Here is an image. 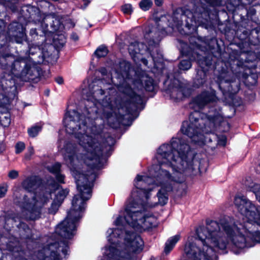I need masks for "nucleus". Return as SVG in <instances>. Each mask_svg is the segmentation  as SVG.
<instances>
[{
	"instance_id": "nucleus-1",
	"label": "nucleus",
	"mask_w": 260,
	"mask_h": 260,
	"mask_svg": "<svg viewBox=\"0 0 260 260\" xmlns=\"http://www.w3.org/2000/svg\"><path fill=\"white\" fill-rule=\"evenodd\" d=\"M129 63L124 60L120 62L116 73L118 78L123 79L122 83L118 85V90L123 94L120 102L114 97L117 93L113 88L109 87L107 94L104 96L105 92L103 89V81H95L89 85V92L83 90V94H86V99L81 113L70 110L64 115L63 124L66 131L74 136L80 148H77L70 142H63V147H61V144L59 147L70 168L79 193L74 196L67 218L56 228H77L78 221L82 217L85 202L91 197L95 175L92 172L86 174L81 173L80 166L84 164L91 168L98 167L100 156L105 149H111L115 143L111 137H107L104 142V123L106 122L112 127L116 123L125 124L124 118L133 120V113L142 104L141 95L136 93L130 83L140 91L145 89L152 91L154 89L153 79L145 72L136 73L134 79L129 78Z\"/></svg>"
},
{
	"instance_id": "nucleus-2",
	"label": "nucleus",
	"mask_w": 260,
	"mask_h": 260,
	"mask_svg": "<svg viewBox=\"0 0 260 260\" xmlns=\"http://www.w3.org/2000/svg\"><path fill=\"white\" fill-rule=\"evenodd\" d=\"M196 156L183 137L174 138L170 144L159 147L154 160L158 165H153L149 170L150 176H137L124 210L114 221L116 228L107 231L110 244L103 249L106 260H135L143 250L144 242L138 234L127 229L142 232L157 225V218L147 209L166 204L169 194L177 191L179 185L186 188L185 175H194L198 170Z\"/></svg>"
},
{
	"instance_id": "nucleus-3",
	"label": "nucleus",
	"mask_w": 260,
	"mask_h": 260,
	"mask_svg": "<svg viewBox=\"0 0 260 260\" xmlns=\"http://www.w3.org/2000/svg\"><path fill=\"white\" fill-rule=\"evenodd\" d=\"M250 190L260 203V184H253ZM234 203L239 212L246 218V222L242 223L224 216L198 228L196 232L200 243H194L191 237V259L217 260L219 251L230 244L237 254L244 248L260 243V207L244 196H236Z\"/></svg>"
},
{
	"instance_id": "nucleus-4",
	"label": "nucleus",
	"mask_w": 260,
	"mask_h": 260,
	"mask_svg": "<svg viewBox=\"0 0 260 260\" xmlns=\"http://www.w3.org/2000/svg\"><path fill=\"white\" fill-rule=\"evenodd\" d=\"M216 100L214 91H204L195 97L190 103V107L194 111L190 114L188 121L183 122L180 131L197 145L208 144L213 139H217L218 145L225 146L226 144L225 136L217 137L214 134H209L215 124L222 120L220 109L214 105L210 108L208 114L199 112V110L208 104H213Z\"/></svg>"
},
{
	"instance_id": "nucleus-5",
	"label": "nucleus",
	"mask_w": 260,
	"mask_h": 260,
	"mask_svg": "<svg viewBox=\"0 0 260 260\" xmlns=\"http://www.w3.org/2000/svg\"><path fill=\"white\" fill-rule=\"evenodd\" d=\"M165 34L164 28L157 33H154L153 30H150L149 28H146L144 37L148 44V47L137 41L131 42L128 46V51L133 60L135 62L141 61L145 66H147L148 61L143 55L149 54L153 61L154 68L157 69H161L163 67L161 55H158L157 59L151 52L154 49L157 50L156 46L161 38L160 35H165Z\"/></svg>"
},
{
	"instance_id": "nucleus-6",
	"label": "nucleus",
	"mask_w": 260,
	"mask_h": 260,
	"mask_svg": "<svg viewBox=\"0 0 260 260\" xmlns=\"http://www.w3.org/2000/svg\"><path fill=\"white\" fill-rule=\"evenodd\" d=\"M173 23L170 22L169 26L174 29L175 27L179 30L181 26L184 25L189 30L187 34L196 32L199 26H203L206 28L210 26L208 11L204 10L202 13L195 12L193 13L188 10L182 11L178 10L174 12L172 16Z\"/></svg>"
},
{
	"instance_id": "nucleus-7",
	"label": "nucleus",
	"mask_w": 260,
	"mask_h": 260,
	"mask_svg": "<svg viewBox=\"0 0 260 260\" xmlns=\"http://www.w3.org/2000/svg\"><path fill=\"white\" fill-rule=\"evenodd\" d=\"M51 198L50 192H36L34 194L29 193L24 195L23 201L20 204L22 214L26 219L36 220L40 217L43 207Z\"/></svg>"
},
{
	"instance_id": "nucleus-8",
	"label": "nucleus",
	"mask_w": 260,
	"mask_h": 260,
	"mask_svg": "<svg viewBox=\"0 0 260 260\" xmlns=\"http://www.w3.org/2000/svg\"><path fill=\"white\" fill-rule=\"evenodd\" d=\"M30 58L15 57L12 55H6L0 58V62L2 67L5 70L6 74L10 77L8 79L4 78L2 79L1 83L2 88L7 89L8 87H11L12 76L20 78L21 73L24 71V68L27 67L30 63Z\"/></svg>"
},
{
	"instance_id": "nucleus-9",
	"label": "nucleus",
	"mask_w": 260,
	"mask_h": 260,
	"mask_svg": "<svg viewBox=\"0 0 260 260\" xmlns=\"http://www.w3.org/2000/svg\"><path fill=\"white\" fill-rule=\"evenodd\" d=\"M44 31L49 32H61L64 26L58 17L54 14L46 15L41 22Z\"/></svg>"
},
{
	"instance_id": "nucleus-10",
	"label": "nucleus",
	"mask_w": 260,
	"mask_h": 260,
	"mask_svg": "<svg viewBox=\"0 0 260 260\" xmlns=\"http://www.w3.org/2000/svg\"><path fill=\"white\" fill-rule=\"evenodd\" d=\"M164 83L168 86V90L172 98L180 99L183 97L184 86L176 77L172 74L169 75Z\"/></svg>"
},
{
	"instance_id": "nucleus-11",
	"label": "nucleus",
	"mask_w": 260,
	"mask_h": 260,
	"mask_svg": "<svg viewBox=\"0 0 260 260\" xmlns=\"http://www.w3.org/2000/svg\"><path fill=\"white\" fill-rule=\"evenodd\" d=\"M7 35L11 41L21 43L25 39V29L21 24L13 22L9 26Z\"/></svg>"
},
{
	"instance_id": "nucleus-12",
	"label": "nucleus",
	"mask_w": 260,
	"mask_h": 260,
	"mask_svg": "<svg viewBox=\"0 0 260 260\" xmlns=\"http://www.w3.org/2000/svg\"><path fill=\"white\" fill-rule=\"evenodd\" d=\"M30 63L21 73L20 79L24 81L37 82L40 76V69L31 59Z\"/></svg>"
},
{
	"instance_id": "nucleus-13",
	"label": "nucleus",
	"mask_w": 260,
	"mask_h": 260,
	"mask_svg": "<svg viewBox=\"0 0 260 260\" xmlns=\"http://www.w3.org/2000/svg\"><path fill=\"white\" fill-rule=\"evenodd\" d=\"M49 188L54 191L55 196L54 199L61 203H62L69 192L68 189H62L58 183L55 182L49 185Z\"/></svg>"
},
{
	"instance_id": "nucleus-14",
	"label": "nucleus",
	"mask_w": 260,
	"mask_h": 260,
	"mask_svg": "<svg viewBox=\"0 0 260 260\" xmlns=\"http://www.w3.org/2000/svg\"><path fill=\"white\" fill-rule=\"evenodd\" d=\"M61 164L58 162H56L50 166H47V169L51 173L55 176L56 179L58 182L60 183H64V175L61 174L60 172Z\"/></svg>"
},
{
	"instance_id": "nucleus-15",
	"label": "nucleus",
	"mask_w": 260,
	"mask_h": 260,
	"mask_svg": "<svg viewBox=\"0 0 260 260\" xmlns=\"http://www.w3.org/2000/svg\"><path fill=\"white\" fill-rule=\"evenodd\" d=\"M39 184V180L36 176H31L25 179L22 183V186L25 190L31 192L36 189Z\"/></svg>"
},
{
	"instance_id": "nucleus-16",
	"label": "nucleus",
	"mask_w": 260,
	"mask_h": 260,
	"mask_svg": "<svg viewBox=\"0 0 260 260\" xmlns=\"http://www.w3.org/2000/svg\"><path fill=\"white\" fill-rule=\"evenodd\" d=\"M18 242L15 240L14 242H10L7 244V249L10 251L13 252V255L17 260H32L31 257L28 258H23L21 256V254L23 253L22 251H19V247H18Z\"/></svg>"
},
{
	"instance_id": "nucleus-17",
	"label": "nucleus",
	"mask_w": 260,
	"mask_h": 260,
	"mask_svg": "<svg viewBox=\"0 0 260 260\" xmlns=\"http://www.w3.org/2000/svg\"><path fill=\"white\" fill-rule=\"evenodd\" d=\"M180 239L179 235H176L170 237L166 242L165 248V252L169 253L174 247L176 244Z\"/></svg>"
},
{
	"instance_id": "nucleus-18",
	"label": "nucleus",
	"mask_w": 260,
	"mask_h": 260,
	"mask_svg": "<svg viewBox=\"0 0 260 260\" xmlns=\"http://www.w3.org/2000/svg\"><path fill=\"white\" fill-rule=\"evenodd\" d=\"M231 73L228 71H223L218 77L219 87L222 88V84L223 83H229L233 81L231 78Z\"/></svg>"
},
{
	"instance_id": "nucleus-19",
	"label": "nucleus",
	"mask_w": 260,
	"mask_h": 260,
	"mask_svg": "<svg viewBox=\"0 0 260 260\" xmlns=\"http://www.w3.org/2000/svg\"><path fill=\"white\" fill-rule=\"evenodd\" d=\"M198 63L201 66L202 69L199 70L197 72V82H198V83L196 82V83L198 86H199L202 85L205 82L206 74L204 70V67H203V62L200 60H198Z\"/></svg>"
},
{
	"instance_id": "nucleus-20",
	"label": "nucleus",
	"mask_w": 260,
	"mask_h": 260,
	"mask_svg": "<svg viewBox=\"0 0 260 260\" xmlns=\"http://www.w3.org/2000/svg\"><path fill=\"white\" fill-rule=\"evenodd\" d=\"M191 67L190 60H188L187 56H185L184 59L181 60L178 67L180 70L186 71L189 69Z\"/></svg>"
},
{
	"instance_id": "nucleus-21",
	"label": "nucleus",
	"mask_w": 260,
	"mask_h": 260,
	"mask_svg": "<svg viewBox=\"0 0 260 260\" xmlns=\"http://www.w3.org/2000/svg\"><path fill=\"white\" fill-rule=\"evenodd\" d=\"M108 50L105 46L101 45L99 46L94 52L95 55L98 57H103L107 55Z\"/></svg>"
},
{
	"instance_id": "nucleus-22",
	"label": "nucleus",
	"mask_w": 260,
	"mask_h": 260,
	"mask_svg": "<svg viewBox=\"0 0 260 260\" xmlns=\"http://www.w3.org/2000/svg\"><path fill=\"white\" fill-rule=\"evenodd\" d=\"M42 126L40 125H36L29 128L27 130L28 134L30 137L34 138L37 136L41 132Z\"/></svg>"
},
{
	"instance_id": "nucleus-23",
	"label": "nucleus",
	"mask_w": 260,
	"mask_h": 260,
	"mask_svg": "<svg viewBox=\"0 0 260 260\" xmlns=\"http://www.w3.org/2000/svg\"><path fill=\"white\" fill-rule=\"evenodd\" d=\"M152 4L151 0H142L139 3V6L142 10L146 11L152 7Z\"/></svg>"
},
{
	"instance_id": "nucleus-24",
	"label": "nucleus",
	"mask_w": 260,
	"mask_h": 260,
	"mask_svg": "<svg viewBox=\"0 0 260 260\" xmlns=\"http://www.w3.org/2000/svg\"><path fill=\"white\" fill-rule=\"evenodd\" d=\"M61 204V203L54 199L50 207L48 209L49 213L50 214H54L58 210Z\"/></svg>"
},
{
	"instance_id": "nucleus-25",
	"label": "nucleus",
	"mask_w": 260,
	"mask_h": 260,
	"mask_svg": "<svg viewBox=\"0 0 260 260\" xmlns=\"http://www.w3.org/2000/svg\"><path fill=\"white\" fill-rule=\"evenodd\" d=\"M121 10L124 14H130L132 12V6L129 4H125L122 7Z\"/></svg>"
},
{
	"instance_id": "nucleus-26",
	"label": "nucleus",
	"mask_w": 260,
	"mask_h": 260,
	"mask_svg": "<svg viewBox=\"0 0 260 260\" xmlns=\"http://www.w3.org/2000/svg\"><path fill=\"white\" fill-rule=\"evenodd\" d=\"M25 144L23 142H18L15 146V152L16 153H21L25 148Z\"/></svg>"
},
{
	"instance_id": "nucleus-27",
	"label": "nucleus",
	"mask_w": 260,
	"mask_h": 260,
	"mask_svg": "<svg viewBox=\"0 0 260 260\" xmlns=\"http://www.w3.org/2000/svg\"><path fill=\"white\" fill-rule=\"evenodd\" d=\"M34 153V149L32 146H29L27 148V152L25 154V157L26 159H30V157Z\"/></svg>"
},
{
	"instance_id": "nucleus-28",
	"label": "nucleus",
	"mask_w": 260,
	"mask_h": 260,
	"mask_svg": "<svg viewBox=\"0 0 260 260\" xmlns=\"http://www.w3.org/2000/svg\"><path fill=\"white\" fill-rule=\"evenodd\" d=\"M8 176L12 179H15L18 176V172L16 170H11L9 172Z\"/></svg>"
},
{
	"instance_id": "nucleus-29",
	"label": "nucleus",
	"mask_w": 260,
	"mask_h": 260,
	"mask_svg": "<svg viewBox=\"0 0 260 260\" xmlns=\"http://www.w3.org/2000/svg\"><path fill=\"white\" fill-rule=\"evenodd\" d=\"M7 191L6 186H1L0 187V198L3 197Z\"/></svg>"
},
{
	"instance_id": "nucleus-30",
	"label": "nucleus",
	"mask_w": 260,
	"mask_h": 260,
	"mask_svg": "<svg viewBox=\"0 0 260 260\" xmlns=\"http://www.w3.org/2000/svg\"><path fill=\"white\" fill-rule=\"evenodd\" d=\"M4 118L6 120V122L4 123H2V124L4 126H8L10 123V119L8 116H5Z\"/></svg>"
},
{
	"instance_id": "nucleus-31",
	"label": "nucleus",
	"mask_w": 260,
	"mask_h": 260,
	"mask_svg": "<svg viewBox=\"0 0 260 260\" xmlns=\"http://www.w3.org/2000/svg\"><path fill=\"white\" fill-rule=\"evenodd\" d=\"M30 35H31L32 37H35L37 36V33L36 29H31L30 30Z\"/></svg>"
},
{
	"instance_id": "nucleus-32",
	"label": "nucleus",
	"mask_w": 260,
	"mask_h": 260,
	"mask_svg": "<svg viewBox=\"0 0 260 260\" xmlns=\"http://www.w3.org/2000/svg\"><path fill=\"white\" fill-rule=\"evenodd\" d=\"M56 82L59 84H61L63 83V79L60 77H58L55 79Z\"/></svg>"
},
{
	"instance_id": "nucleus-33",
	"label": "nucleus",
	"mask_w": 260,
	"mask_h": 260,
	"mask_svg": "<svg viewBox=\"0 0 260 260\" xmlns=\"http://www.w3.org/2000/svg\"><path fill=\"white\" fill-rule=\"evenodd\" d=\"M58 35L60 37V40L61 41V42L60 44L61 46H62L65 43V41H64L65 37H64V35Z\"/></svg>"
},
{
	"instance_id": "nucleus-34",
	"label": "nucleus",
	"mask_w": 260,
	"mask_h": 260,
	"mask_svg": "<svg viewBox=\"0 0 260 260\" xmlns=\"http://www.w3.org/2000/svg\"><path fill=\"white\" fill-rule=\"evenodd\" d=\"M71 38L72 40L76 41L78 40V36L76 34L74 33L72 34Z\"/></svg>"
},
{
	"instance_id": "nucleus-35",
	"label": "nucleus",
	"mask_w": 260,
	"mask_h": 260,
	"mask_svg": "<svg viewBox=\"0 0 260 260\" xmlns=\"http://www.w3.org/2000/svg\"><path fill=\"white\" fill-rule=\"evenodd\" d=\"M100 72L101 73V74L103 75H105L107 74V71L106 68H102L100 70Z\"/></svg>"
},
{
	"instance_id": "nucleus-36",
	"label": "nucleus",
	"mask_w": 260,
	"mask_h": 260,
	"mask_svg": "<svg viewBox=\"0 0 260 260\" xmlns=\"http://www.w3.org/2000/svg\"><path fill=\"white\" fill-rule=\"evenodd\" d=\"M163 0H155V4L157 6H160L162 4Z\"/></svg>"
},
{
	"instance_id": "nucleus-37",
	"label": "nucleus",
	"mask_w": 260,
	"mask_h": 260,
	"mask_svg": "<svg viewBox=\"0 0 260 260\" xmlns=\"http://www.w3.org/2000/svg\"><path fill=\"white\" fill-rule=\"evenodd\" d=\"M4 150V146L3 143H0V153Z\"/></svg>"
},
{
	"instance_id": "nucleus-38",
	"label": "nucleus",
	"mask_w": 260,
	"mask_h": 260,
	"mask_svg": "<svg viewBox=\"0 0 260 260\" xmlns=\"http://www.w3.org/2000/svg\"><path fill=\"white\" fill-rule=\"evenodd\" d=\"M5 26V23L4 21L2 20H0V28H2L3 26Z\"/></svg>"
},
{
	"instance_id": "nucleus-39",
	"label": "nucleus",
	"mask_w": 260,
	"mask_h": 260,
	"mask_svg": "<svg viewBox=\"0 0 260 260\" xmlns=\"http://www.w3.org/2000/svg\"><path fill=\"white\" fill-rule=\"evenodd\" d=\"M33 49L32 47H31L29 48V54H34L35 53L34 52L32 51V49Z\"/></svg>"
},
{
	"instance_id": "nucleus-40",
	"label": "nucleus",
	"mask_w": 260,
	"mask_h": 260,
	"mask_svg": "<svg viewBox=\"0 0 260 260\" xmlns=\"http://www.w3.org/2000/svg\"><path fill=\"white\" fill-rule=\"evenodd\" d=\"M9 1V0H5V2H2V4L4 5H6V6H8V5L7 4V2Z\"/></svg>"
},
{
	"instance_id": "nucleus-41",
	"label": "nucleus",
	"mask_w": 260,
	"mask_h": 260,
	"mask_svg": "<svg viewBox=\"0 0 260 260\" xmlns=\"http://www.w3.org/2000/svg\"><path fill=\"white\" fill-rule=\"evenodd\" d=\"M10 221V219H8V221ZM10 221H14L15 222H16L15 218V217H12V219H10Z\"/></svg>"
},
{
	"instance_id": "nucleus-42",
	"label": "nucleus",
	"mask_w": 260,
	"mask_h": 260,
	"mask_svg": "<svg viewBox=\"0 0 260 260\" xmlns=\"http://www.w3.org/2000/svg\"><path fill=\"white\" fill-rule=\"evenodd\" d=\"M35 50H36L35 52H37V51H39L40 50V49L39 48V47H35Z\"/></svg>"
},
{
	"instance_id": "nucleus-43",
	"label": "nucleus",
	"mask_w": 260,
	"mask_h": 260,
	"mask_svg": "<svg viewBox=\"0 0 260 260\" xmlns=\"http://www.w3.org/2000/svg\"><path fill=\"white\" fill-rule=\"evenodd\" d=\"M111 81H112V83H115V81H113V78L111 79Z\"/></svg>"
},
{
	"instance_id": "nucleus-44",
	"label": "nucleus",
	"mask_w": 260,
	"mask_h": 260,
	"mask_svg": "<svg viewBox=\"0 0 260 260\" xmlns=\"http://www.w3.org/2000/svg\"><path fill=\"white\" fill-rule=\"evenodd\" d=\"M21 225H23V227L25 226V225H24L23 223H21Z\"/></svg>"
},
{
	"instance_id": "nucleus-45",
	"label": "nucleus",
	"mask_w": 260,
	"mask_h": 260,
	"mask_svg": "<svg viewBox=\"0 0 260 260\" xmlns=\"http://www.w3.org/2000/svg\"><path fill=\"white\" fill-rule=\"evenodd\" d=\"M57 39V38H56L55 37V36H54V40H56V39Z\"/></svg>"
},
{
	"instance_id": "nucleus-46",
	"label": "nucleus",
	"mask_w": 260,
	"mask_h": 260,
	"mask_svg": "<svg viewBox=\"0 0 260 260\" xmlns=\"http://www.w3.org/2000/svg\"><path fill=\"white\" fill-rule=\"evenodd\" d=\"M43 3H45L46 4H48L46 1H42Z\"/></svg>"
},
{
	"instance_id": "nucleus-47",
	"label": "nucleus",
	"mask_w": 260,
	"mask_h": 260,
	"mask_svg": "<svg viewBox=\"0 0 260 260\" xmlns=\"http://www.w3.org/2000/svg\"><path fill=\"white\" fill-rule=\"evenodd\" d=\"M209 147H211L212 148L214 147V146H211V145H209Z\"/></svg>"
}]
</instances>
